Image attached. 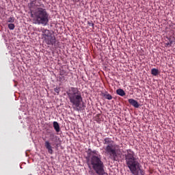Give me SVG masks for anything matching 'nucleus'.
I'll return each mask as SVG.
<instances>
[{
  "mask_svg": "<svg viewBox=\"0 0 175 175\" xmlns=\"http://www.w3.org/2000/svg\"><path fill=\"white\" fill-rule=\"evenodd\" d=\"M28 8L31 12V17L33 24L46 27L50 21V14L44 8V4L42 0H30Z\"/></svg>",
  "mask_w": 175,
  "mask_h": 175,
  "instance_id": "1",
  "label": "nucleus"
},
{
  "mask_svg": "<svg viewBox=\"0 0 175 175\" xmlns=\"http://www.w3.org/2000/svg\"><path fill=\"white\" fill-rule=\"evenodd\" d=\"M126 165L133 175H144V172L142 170L139 158L136 157L135 152L131 149L126 150L124 154Z\"/></svg>",
  "mask_w": 175,
  "mask_h": 175,
  "instance_id": "2",
  "label": "nucleus"
},
{
  "mask_svg": "<svg viewBox=\"0 0 175 175\" xmlns=\"http://www.w3.org/2000/svg\"><path fill=\"white\" fill-rule=\"evenodd\" d=\"M103 143L104 144L103 148L106 155L109 156V159L117 161L118 151H120V146L116 144L110 137H105Z\"/></svg>",
  "mask_w": 175,
  "mask_h": 175,
  "instance_id": "3",
  "label": "nucleus"
},
{
  "mask_svg": "<svg viewBox=\"0 0 175 175\" xmlns=\"http://www.w3.org/2000/svg\"><path fill=\"white\" fill-rule=\"evenodd\" d=\"M87 165L96 174H105V163L102 161V156H90L88 159Z\"/></svg>",
  "mask_w": 175,
  "mask_h": 175,
  "instance_id": "4",
  "label": "nucleus"
},
{
  "mask_svg": "<svg viewBox=\"0 0 175 175\" xmlns=\"http://www.w3.org/2000/svg\"><path fill=\"white\" fill-rule=\"evenodd\" d=\"M68 99L70 100V103L72 106L76 107V110L79 111L81 107V102H83V97L81 96V92L79 91L77 88L71 87L69 88L67 92Z\"/></svg>",
  "mask_w": 175,
  "mask_h": 175,
  "instance_id": "5",
  "label": "nucleus"
},
{
  "mask_svg": "<svg viewBox=\"0 0 175 175\" xmlns=\"http://www.w3.org/2000/svg\"><path fill=\"white\" fill-rule=\"evenodd\" d=\"M44 42L49 45V46H54V44H55V43H57V40L55 38V36L52 35L50 37H48L47 38H45L44 40Z\"/></svg>",
  "mask_w": 175,
  "mask_h": 175,
  "instance_id": "6",
  "label": "nucleus"
},
{
  "mask_svg": "<svg viewBox=\"0 0 175 175\" xmlns=\"http://www.w3.org/2000/svg\"><path fill=\"white\" fill-rule=\"evenodd\" d=\"M42 38L43 39H47L48 38H50L51 36H52L53 33H51V31H50V30L46 29H42Z\"/></svg>",
  "mask_w": 175,
  "mask_h": 175,
  "instance_id": "7",
  "label": "nucleus"
},
{
  "mask_svg": "<svg viewBox=\"0 0 175 175\" xmlns=\"http://www.w3.org/2000/svg\"><path fill=\"white\" fill-rule=\"evenodd\" d=\"M44 147L48 150L49 154H51V155H53V146H51V143H50L49 141H45L44 142Z\"/></svg>",
  "mask_w": 175,
  "mask_h": 175,
  "instance_id": "8",
  "label": "nucleus"
},
{
  "mask_svg": "<svg viewBox=\"0 0 175 175\" xmlns=\"http://www.w3.org/2000/svg\"><path fill=\"white\" fill-rule=\"evenodd\" d=\"M129 103L131 105V106H133V107H135V109H139L140 106V105H139V103L133 98L129 99Z\"/></svg>",
  "mask_w": 175,
  "mask_h": 175,
  "instance_id": "9",
  "label": "nucleus"
},
{
  "mask_svg": "<svg viewBox=\"0 0 175 175\" xmlns=\"http://www.w3.org/2000/svg\"><path fill=\"white\" fill-rule=\"evenodd\" d=\"M53 128L56 132H59L61 129L59 128V124L57 122H53Z\"/></svg>",
  "mask_w": 175,
  "mask_h": 175,
  "instance_id": "10",
  "label": "nucleus"
},
{
  "mask_svg": "<svg viewBox=\"0 0 175 175\" xmlns=\"http://www.w3.org/2000/svg\"><path fill=\"white\" fill-rule=\"evenodd\" d=\"M116 94L117 95H120V96H125V92L122 89H118Z\"/></svg>",
  "mask_w": 175,
  "mask_h": 175,
  "instance_id": "11",
  "label": "nucleus"
},
{
  "mask_svg": "<svg viewBox=\"0 0 175 175\" xmlns=\"http://www.w3.org/2000/svg\"><path fill=\"white\" fill-rule=\"evenodd\" d=\"M103 96L105 98L107 99L108 100H111L113 99V96H111V94H109V93H105L103 94Z\"/></svg>",
  "mask_w": 175,
  "mask_h": 175,
  "instance_id": "12",
  "label": "nucleus"
},
{
  "mask_svg": "<svg viewBox=\"0 0 175 175\" xmlns=\"http://www.w3.org/2000/svg\"><path fill=\"white\" fill-rule=\"evenodd\" d=\"M151 74L153 76H158V75H159V70H158V69H157V68H152L151 70Z\"/></svg>",
  "mask_w": 175,
  "mask_h": 175,
  "instance_id": "13",
  "label": "nucleus"
},
{
  "mask_svg": "<svg viewBox=\"0 0 175 175\" xmlns=\"http://www.w3.org/2000/svg\"><path fill=\"white\" fill-rule=\"evenodd\" d=\"M91 152L92 154H91L90 157H95V156L100 157V155L98 153V151H96V150H93Z\"/></svg>",
  "mask_w": 175,
  "mask_h": 175,
  "instance_id": "14",
  "label": "nucleus"
},
{
  "mask_svg": "<svg viewBox=\"0 0 175 175\" xmlns=\"http://www.w3.org/2000/svg\"><path fill=\"white\" fill-rule=\"evenodd\" d=\"M50 137H51V141L53 142L54 139H55L57 137V136L55 135V134L52 133L50 134Z\"/></svg>",
  "mask_w": 175,
  "mask_h": 175,
  "instance_id": "15",
  "label": "nucleus"
},
{
  "mask_svg": "<svg viewBox=\"0 0 175 175\" xmlns=\"http://www.w3.org/2000/svg\"><path fill=\"white\" fill-rule=\"evenodd\" d=\"M14 27H15L14 24H13V23L8 24L9 29L13 30V29H14Z\"/></svg>",
  "mask_w": 175,
  "mask_h": 175,
  "instance_id": "16",
  "label": "nucleus"
},
{
  "mask_svg": "<svg viewBox=\"0 0 175 175\" xmlns=\"http://www.w3.org/2000/svg\"><path fill=\"white\" fill-rule=\"evenodd\" d=\"M88 25H89V27H92V28H94L95 24H94L92 21H88Z\"/></svg>",
  "mask_w": 175,
  "mask_h": 175,
  "instance_id": "17",
  "label": "nucleus"
},
{
  "mask_svg": "<svg viewBox=\"0 0 175 175\" xmlns=\"http://www.w3.org/2000/svg\"><path fill=\"white\" fill-rule=\"evenodd\" d=\"M8 23H14V17H10L8 20Z\"/></svg>",
  "mask_w": 175,
  "mask_h": 175,
  "instance_id": "18",
  "label": "nucleus"
},
{
  "mask_svg": "<svg viewBox=\"0 0 175 175\" xmlns=\"http://www.w3.org/2000/svg\"><path fill=\"white\" fill-rule=\"evenodd\" d=\"M55 92H56L57 94H59V88H55Z\"/></svg>",
  "mask_w": 175,
  "mask_h": 175,
  "instance_id": "19",
  "label": "nucleus"
},
{
  "mask_svg": "<svg viewBox=\"0 0 175 175\" xmlns=\"http://www.w3.org/2000/svg\"><path fill=\"white\" fill-rule=\"evenodd\" d=\"M60 75H61V76H64V75H65V71H64V70L60 71Z\"/></svg>",
  "mask_w": 175,
  "mask_h": 175,
  "instance_id": "20",
  "label": "nucleus"
},
{
  "mask_svg": "<svg viewBox=\"0 0 175 175\" xmlns=\"http://www.w3.org/2000/svg\"><path fill=\"white\" fill-rule=\"evenodd\" d=\"M167 44L172 46V44H173V40H170V43H168Z\"/></svg>",
  "mask_w": 175,
  "mask_h": 175,
  "instance_id": "21",
  "label": "nucleus"
},
{
  "mask_svg": "<svg viewBox=\"0 0 175 175\" xmlns=\"http://www.w3.org/2000/svg\"><path fill=\"white\" fill-rule=\"evenodd\" d=\"M98 175H107V173H106V172H105V170H104V174H98Z\"/></svg>",
  "mask_w": 175,
  "mask_h": 175,
  "instance_id": "22",
  "label": "nucleus"
}]
</instances>
